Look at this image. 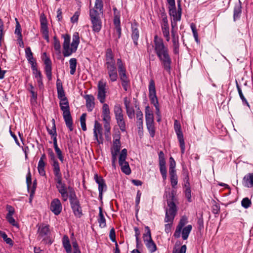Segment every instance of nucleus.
Returning a JSON list of instances; mask_svg holds the SVG:
<instances>
[{
  "instance_id": "f257e3e1",
  "label": "nucleus",
  "mask_w": 253,
  "mask_h": 253,
  "mask_svg": "<svg viewBox=\"0 0 253 253\" xmlns=\"http://www.w3.org/2000/svg\"><path fill=\"white\" fill-rule=\"evenodd\" d=\"M153 47L162 66L167 72L169 73L172 61L169 54V49L164 44L163 39L158 37L157 35L154 36Z\"/></svg>"
},
{
  "instance_id": "f03ea898",
  "label": "nucleus",
  "mask_w": 253,
  "mask_h": 253,
  "mask_svg": "<svg viewBox=\"0 0 253 253\" xmlns=\"http://www.w3.org/2000/svg\"><path fill=\"white\" fill-rule=\"evenodd\" d=\"M62 37L64 39L63 54L65 57H68L71 55L73 53L75 52L77 50L80 43L79 34L78 32L74 33L71 46H70V36L66 34L63 35Z\"/></svg>"
},
{
  "instance_id": "7ed1b4c3",
  "label": "nucleus",
  "mask_w": 253,
  "mask_h": 253,
  "mask_svg": "<svg viewBox=\"0 0 253 253\" xmlns=\"http://www.w3.org/2000/svg\"><path fill=\"white\" fill-rule=\"evenodd\" d=\"M105 66L107 70L110 81L114 82L117 80L118 73L116 67V61L111 49H107L105 55Z\"/></svg>"
},
{
  "instance_id": "20e7f679",
  "label": "nucleus",
  "mask_w": 253,
  "mask_h": 253,
  "mask_svg": "<svg viewBox=\"0 0 253 253\" xmlns=\"http://www.w3.org/2000/svg\"><path fill=\"white\" fill-rule=\"evenodd\" d=\"M171 197V200H168V206L169 208L166 211V216L165 218V222H169V223L165 225V231L169 233L171 231L172 223L175 216L177 209L175 203H174V194L172 192L170 194Z\"/></svg>"
},
{
  "instance_id": "39448f33",
  "label": "nucleus",
  "mask_w": 253,
  "mask_h": 253,
  "mask_svg": "<svg viewBox=\"0 0 253 253\" xmlns=\"http://www.w3.org/2000/svg\"><path fill=\"white\" fill-rule=\"evenodd\" d=\"M117 64L122 85L125 90L127 91L128 87L129 85V80L126 75V71L125 66L120 58L117 59Z\"/></svg>"
},
{
  "instance_id": "423d86ee",
  "label": "nucleus",
  "mask_w": 253,
  "mask_h": 253,
  "mask_svg": "<svg viewBox=\"0 0 253 253\" xmlns=\"http://www.w3.org/2000/svg\"><path fill=\"white\" fill-rule=\"evenodd\" d=\"M37 226L38 227V239L46 242L49 239L51 234L49 225L41 223L37 225Z\"/></svg>"
},
{
  "instance_id": "0eeeda50",
  "label": "nucleus",
  "mask_w": 253,
  "mask_h": 253,
  "mask_svg": "<svg viewBox=\"0 0 253 253\" xmlns=\"http://www.w3.org/2000/svg\"><path fill=\"white\" fill-rule=\"evenodd\" d=\"M127 157V150L123 149L119 157V164L122 171L125 174L128 175L131 173V170L128 162L126 161Z\"/></svg>"
},
{
  "instance_id": "6e6552de",
  "label": "nucleus",
  "mask_w": 253,
  "mask_h": 253,
  "mask_svg": "<svg viewBox=\"0 0 253 253\" xmlns=\"http://www.w3.org/2000/svg\"><path fill=\"white\" fill-rule=\"evenodd\" d=\"M145 229L147 232L143 236L144 242L149 251L150 253H154L157 250L156 245L152 239L149 227L146 226Z\"/></svg>"
},
{
  "instance_id": "1a4fd4ad",
  "label": "nucleus",
  "mask_w": 253,
  "mask_h": 253,
  "mask_svg": "<svg viewBox=\"0 0 253 253\" xmlns=\"http://www.w3.org/2000/svg\"><path fill=\"white\" fill-rule=\"evenodd\" d=\"M69 199L71 207L75 215L77 217H80L82 215V209L80 206L79 202L76 198L75 193H71Z\"/></svg>"
},
{
  "instance_id": "9d476101",
  "label": "nucleus",
  "mask_w": 253,
  "mask_h": 253,
  "mask_svg": "<svg viewBox=\"0 0 253 253\" xmlns=\"http://www.w3.org/2000/svg\"><path fill=\"white\" fill-rule=\"evenodd\" d=\"M102 0H95L94 7L89 10L90 20L100 19L99 11L103 9Z\"/></svg>"
},
{
  "instance_id": "9b49d317",
  "label": "nucleus",
  "mask_w": 253,
  "mask_h": 253,
  "mask_svg": "<svg viewBox=\"0 0 253 253\" xmlns=\"http://www.w3.org/2000/svg\"><path fill=\"white\" fill-rule=\"evenodd\" d=\"M148 88L149 97L151 102L154 105L156 109H158V107H159L158 100L156 96L155 82L153 79L150 80L149 81Z\"/></svg>"
},
{
  "instance_id": "f8f14e48",
  "label": "nucleus",
  "mask_w": 253,
  "mask_h": 253,
  "mask_svg": "<svg viewBox=\"0 0 253 253\" xmlns=\"http://www.w3.org/2000/svg\"><path fill=\"white\" fill-rule=\"evenodd\" d=\"M106 83L102 80L99 81L98 83L97 88V99L100 103H103L105 101L106 97Z\"/></svg>"
},
{
  "instance_id": "ddd939ff",
  "label": "nucleus",
  "mask_w": 253,
  "mask_h": 253,
  "mask_svg": "<svg viewBox=\"0 0 253 253\" xmlns=\"http://www.w3.org/2000/svg\"><path fill=\"white\" fill-rule=\"evenodd\" d=\"M174 129L177 136L178 141L179 142L181 153L183 154L185 152V142L183 138V133L181 130L180 125L178 123V121L177 120H175L174 121Z\"/></svg>"
},
{
  "instance_id": "4468645a",
  "label": "nucleus",
  "mask_w": 253,
  "mask_h": 253,
  "mask_svg": "<svg viewBox=\"0 0 253 253\" xmlns=\"http://www.w3.org/2000/svg\"><path fill=\"white\" fill-rule=\"evenodd\" d=\"M93 134L98 144H103V138L102 132V126L97 121H95L94 123Z\"/></svg>"
},
{
  "instance_id": "2eb2a0df",
  "label": "nucleus",
  "mask_w": 253,
  "mask_h": 253,
  "mask_svg": "<svg viewBox=\"0 0 253 253\" xmlns=\"http://www.w3.org/2000/svg\"><path fill=\"white\" fill-rule=\"evenodd\" d=\"M62 209V207L61 203L58 199H54L51 201L50 209L55 215H59L61 212Z\"/></svg>"
},
{
  "instance_id": "dca6fc26",
  "label": "nucleus",
  "mask_w": 253,
  "mask_h": 253,
  "mask_svg": "<svg viewBox=\"0 0 253 253\" xmlns=\"http://www.w3.org/2000/svg\"><path fill=\"white\" fill-rule=\"evenodd\" d=\"M43 60L44 61V64H45V72L49 80H50L51 79L52 75L51 61L49 58L47 56L45 52L43 53Z\"/></svg>"
},
{
  "instance_id": "f3484780",
  "label": "nucleus",
  "mask_w": 253,
  "mask_h": 253,
  "mask_svg": "<svg viewBox=\"0 0 253 253\" xmlns=\"http://www.w3.org/2000/svg\"><path fill=\"white\" fill-rule=\"evenodd\" d=\"M187 222V218L186 216H182L173 234V236L175 238H178L180 237L181 230L186 224Z\"/></svg>"
},
{
  "instance_id": "a211bd4d",
  "label": "nucleus",
  "mask_w": 253,
  "mask_h": 253,
  "mask_svg": "<svg viewBox=\"0 0 253 253\" xmlns=\"http://www.w3.org/2000/svg\"><path fill=\"white\" fill-rule=\"evenodd\" d=\"M131 38L133 41L135 45L138 44V40L139 37V32L138 30V25L136 22L131 24Z\"/></svg>"
},
{
  "instance_id": "6ab92c4d",
  "label": "nucleus",
  "mask_w": 253,
  "mask_h": 253,
  "mask_svg": "<svg viewBox=\"0 0 253 253\" xmlns=\"http://www.w3.org/2000/svg\"><path fill=\"white\" fill-rule=\"evenodd\" d=\"M94 178L96 182L98 184V191L100 197H102L103 192L106 189V185L104 180L100 177H98L97 175H95Z\"/></svg>"
},
{
  "instance_id": "aec40b11",
  "label": "nucleus",
  "mask_w": 253,
  "mask_h": 253,
  "mask_svg": "<svg viewBox=\"0 0 253 253\" xmlns=\"http://www.w3.org/2000/svg\"><path fill=\"white\" fill-rule=\"evenodd\" d=\"M86 101V106L89 112L92 111L95 106V98L92 95L87 94L84 96Z\"/></svg>"
},
{
  "instance_id": "412c9836",
  "label": "nucleus",
  "mask_w": 253,
  "mask_h": 253,
  "mask_svg": "<svg viewBox=\"0 0 253 253\" xmlns=\"http://www.w3.org/2000/svg\"><path fill=\"white\" fill-rule=\"evenodd\" d=\"M243 184L248 188L253 187V173H249L244 177Z\"/></svg>"
},
{
  "instance_id": "4be33fe9",
  "label": "nucleus",
  "mask_w": 253,
  "mask_h": 253,
  "mask_svg": "<svg viewBox=\"0 0 253 253\" xmlns=\"http://www.w3.org/2000/svg\"><path fill=\"white\" fill-rule=\"evenodd\" d=\"M169 13L170 16L173 17V20L176 22L180 21L181 13L179 10H176V7H169Z\"/></svg>"
},
{
  "instance_id": "5701e85b",
  "label": "nucleus",
  "mask_w": 253,
  "mask_h": 253,
  "mask_svg": "<svg viewBox=\"0 0 253 253\" xmlns=\"http://www.w3.org/2000/svg\"><path fill=\"white\" fill-rule=\"evenodd\" d=\"M146 124H153L154 121V115L152 111L149 106H147L145 109Z\"/></svg>"
},
{
  "instance_id": "b1692460",
  "label": "nucleus",
  "mask_w": 253,
  "mask_h": 253,
  "mask_svg": "<svg viewBox=\"0 0 253 253\" xmlns=\"http://www.w3.org/2000/svg\"><path fill=\"white\" fill-rule=\"evenodd\" d=\"M121 149V143L119 139H115L113 141V146L111 149V155H118Z\"/></svg>"
},
{
  "instance_id": "393cba45",
  "label": "nucleus",
  "mask_w": 253,
  "mask_h": 253,
  "mask_svg": "<svg viewBox=\"0 0 253 253\" xmlns=\"http://www.w3.org/2000/svg\"><path fill=\"white\" fill-rule=\"evenodd\" d=\"M102 117L103 121L111 120L110 109L106 103H104L102 106Z\"/></svg>"
},
{
  "instance_id": "a878e982",
  "label": "nucleus",
  "mask_w": 253,
  "mask_h": 253,
  "mask_svg": "<svg viewBox=\"0 0 253 253\" xmlns=\"http://www.w3.org/2000/svg\"><path fill=\"white\" fill-rule=\"evenodd\" d=\"M56 88L58 98H63L65 97V92L63 88L62 83L59 79L56 81Z\"/></svg>"
},
{
  "instance_id": "bb28decb",
  "label": "nucleus",
  "mask_w": 253,
  "mask_h": 253,
  "mask_svg": "<svg viewBox=\"0 0 253 253\" xmlns=\"http://www.w3.org/2000/svg\"><path fill=\"white\" fill-rule=\"evenodd\" d=\"M90 21L92 24V30L94 32H99L102 27L101 19L97 18V19L90 20Z\"/></svg>"
},
{
  "instance_id": "cd10ccee",
  "label": "nucleus",
  "mask_w": 253,
  "mask_h": 253,
  "mask_svg": "<svg viewBox=\"0 0 253 253\" xmlns=\"http://www.w3.org/2000/svg\"><path fill=\"white\" fill-rule=\"evenodd\" d=\"M241 8L242 7L240 1L235 4L234 8L233 14V19L234 21H236L237 19L240 18L241 14Z\"/></svg>"
},
{
  "instance_id": "c85d7f7f",
  "label": "nucleus",
  "mask_w": 253,
  "mask_h": 253,
  "mask_svg": "<svg viewBox=\"0 0 253 253\" xmlns=\"http://www.w3.org/2000/svg\"><path fill=\"white\" fill-rule=\"evenodd\" d=\"M192 229V226L191 225H188L182 228L181 231V234L183 240H185L188 239Z\"/></svg>"
},
{
  "instance_id": "c756f323",
  "label": "nucleus",
  "mask_w": 253,
  "mask_h": 253,
  "mask_svg": "<svg viewBox=\"0 0 253 253\" xmlns=\"http://www.w3.org/2000/svg\"><path fill=\"white\" fill-rule=\"evenodd\" d=\"M115 119L121 130L125 131L126 130V126L124 116L115 117Z\"/></svg>"
},
{
  "instance_id": "7c9ffc66",
  "label": "nucleus",
  "mask_w": 253,
  "mask_h": 253,
  "mask_svg": "<svg viewBox=\"0 0 253 253\" xmlns=\"http://www.w3.org/2000/svg\"><path fill=\"white\" fill-rule=\"evenodd\" d=\"M51 165L53 168V171L55 176L62 175L59 164L57 161L51 163Z\"/></svg>"
},
{
  "instance_id": "2f4dec72",
  "label": "nucleus",
  "mask_w": 253,
  "mask_h": 253,
  "mask_svg": "<svg viewBox=\"0 0 253 253\" xmlns=\"http://www.w3.org/2000/svg\"><path fill=\"white\" fill-rule=\"evenodd\" d=\"M63 246L67 253H71V246L70 243L69 238L67 236L65 235L63 238Z\"/></svg>"
},
{
  "instance_id": "473e14b6",
  "label": "nucleus",
  "mask_w": 253,
  "mask_h": 253,
  "mask_svg": "<svg viewBox=\"0 0 253 253\" xmlns=\"http://www.w3.org/2000/svg\"><path fill=\"white\" fill-rule=\"evenodd\" d=\"M99 212L98 218V222L99 224V226L101 228H104L106 226V220L102 212V209L101 207H99Z\"/></svg>"
},
{
  "instance_id": "72a5a7b5",
  "label": "nucleus",
  "mask_w": 253,
  "mask_h": 253,
  "mask_svg": "<svg viewBox=\"0 0 253 253\" xmlns=\"http://www.w3.org/2000/svg\"><path fill=\"white\" fill-rule=\"evenodd\" d=\"M63 118L65 122L66 126L69 128L70 131H72L73 128V121L71 117V114L63 115Z\"/></svg>"
},
{
  "instance_id": "f704fd0d",
  "label": "nucleus",
  "mask_w": 253,
  "mask_h": 253,
  "mask_svg": "<svg viewBox=\"0 0 253 253\" xmlns=\"http://www.w3.org/2000/svg\"><path fill=\"white\" fill-rule=\"evenodd\" d=\"M77 59L75 58H71L69 60V65H70V73L71 75H74L77 67Z\"/></svg>"
},
{
  "instance_id": "c9c22d12",
  "label": "nucleus",
  "mask_w": 253,
  "mask_h": 253,
  "mask_svg": "<svg viewBox=\"0 0 253 253\" xmlns=\"http://www.w3.org/2000/svg\"><path fill=\"white\" fill-rule=\"evenodd\" d=\"M53 46L58 54L61 53V45L59 41L56 36L53 38Z\"/></svg>"
},
{
  "instance_id": "e433bc0d",
  "label": "nucleus",
  "mask_w": 253,
  "mask_h": 253,
  "mask_svg": "<svg viewBox=\"0 0 253 253\" xmlns=\"http://www.w3.org/2000/svg\"><path fill=\"white\" fill-rule=\"evenodd\" d=\"M236 86L237 88V90H238L239 96H240L243 103L244 104H246L248 107H250V105H249V103L248 102L247 99L244 97V96L242 93V90H241L240 87L239 86L238 83L237 81L236 82Z\"/></svg>"
},
{
  "instance_id": "4c0bfd02",
  "label": "nucleus",
  "mask_w": 253,
  "mask_h": 253,
  "mask_svg": "<svg viewBox=\"0 0 253 253\" xmlns=\"http://www.w3.org/2000/svg\"><path fill=\"white\" fill-rule=\"evenodd\" d=\"M114 113L115 117L124 116L122 109L120 104H116L114 106Z\"/></svg>"
},
{
  "instance_id": "58836bf2",
  "label": "nucleus",
  "mask_w": 253,
  "mask_h": 253,
  "mask_svg": "<svg viewBox=\"0 0 253 253\" xmlns=\"http://www.w3.org/2000/svg\"><path fill=\"white\" fill-rule=\"evenodd\" d=\"M58 190L60 193L63 200L64 201H66L68 198V194L67 191L66 187L58 189Z\"/></svg>"
},
{
  "instance_id": "ea45409f",
  "label": "nucleus",
  "mask_w": 253,
  "mask_h": 253,
  "mask_svg": "<svg viewBox=\"0 0 253 253\" xmlns=\"http://www.w3.org/2000/svg\"><path fill=\"white\" fill-rule=\"evenodd\" d=\"M41 32L43 35V38L46 40L47 42H49V35H48V30L47 25V26H41Z\"/></svg>"
},
{
  "instance_id": "a19ab883",
  "label": "nucleus",
  "mask_w": 253,
  "mask_h": 253,
  "mask_svg": "<svg viewBox=\"0 0 253 253\" xmlns=\"http://www.w3.org/2000/svg\"><path fill=\"white\" fill-rule=\"evenodd\" d=\"M54 180L57 183L56 188L57 189L66 187L65 184L62 182V175L55 176Z\"/></svg>"
},
{
  "instance_id": "79ce46f5",
  "label": "nucleus",
  "mask_w": 253,
  "mask_h": 253,
  "mask_svg": "<svg viewBox=\"0 0 253 253\" xmlns=\"http://www.w3.org/2000/svg\"><path fill=\"white\" fill-rule=\"evenodd\" d=\"M146 126L150 136L152 137H154L155 135V127L154 123L146 124Z\"/></svg>"
},
{
  "instance_id": "37998d69",
  "label": "nucleus",
  "mask_w": 253,
  "mask_h": 253,
  "mask_svg": "<svg viewBox=\"0 0 253 253\" xmlns=\"http://www.w3.org/2000/svg\"><path fill=\"white\" fill-rule=\"evenodd\" d=\"M190 27H191V29L192 30V33H193V36H194V37L195 38V40L196 42H199L198 34V32H197V30L195 24L193 23H191L190 24Z\"/></svg>"
},
{
  "instance_id": "c03bdc74",
  "label": "nucleus",
  "mask_w": 253,
  "mask_h": 253,
  "mask_svg": "<svg viewBox=\"0 0 253 253\" xmlns=\"http://www.w3.org/2000/svg\"><path fill=\"white\" fill-rule=\"evenodd\" d=\"M25 54L26 58L28 61L32 60L34 59L33 53L31 51V48L30 47H27L25 49Z\"/></svg>"
},
{
  "instance_id": "a18cd8bd",
  "label": "nucleus",
  "mask_w": 253,
  "mask_h": 253,
  "mask_svg": "<svg viewBox=\"0 0 253 253\" xmlns=\"http://www.w3.org/2000/svg\"><path fill=\"white\" fill-rule=\"evenodd\" d=\"M52 128L51 129L47 128V131L49 134L51 135L52 136L54 135H57L56 126L55 124V121L54 119H52Z\"/></svg>"
},
{
  "instance_id": "49530a36",
  "label": "nucleus",
  "mask_w": 253,
  "mask_h": 253,
  "mask_svg": "<svg viewBox=\"0 0 253 253\" xmlns=\"http://www.w3.org/2000/svg\"><path fill=\"white\" fill-rule=\"evenodd\" d=\"M251 204V201L248 198H244L241 202L242 207L245 209H247L250 207Z\"/></svg>"
},
{
  "instance_id": "de8ad7c7",
  "label": "nucleus",
  "mask_w": 253,
  "mask_h": 253,
  "mask_svg": "<svg viewBox=\"0 0 253 253\" xmlns=\"http://www.w3.org/2000/svg\"><path fill=\"white\" fill-rule=\"evenodd\" d=\"M85 114H83L80 118L81 127L84 131H85L86 130V127L85 125Z\"/></svg>"
},
{
  "instance_id": "09e8293b",
  "label": "nucleus",
  "mask_w": 253,
  "mask_h": 253,
  "mask_svg": "<svg viewBox=\"0 0 253 253\" xmlns=\"http://www.w3.org/2000/svg\"><path fill=\"white\" fill-rule=\"evenodd\" d=\"M134 230L135 231V236L136 238V246L137 248H138L139 245V243H140L139 236L140 235V232L138 228L137 227H134Z\"/></svg>"
},
{
  "instance_id": "8fccbe9b",
  "label": "nucleus",
  "mask_w": 253,
  "mask_h": 253,
  "mask_svg": "<svg viewBox=\"0 0 253 253\" xmlns=\"http://www.w3.org/2000/svg\"><path fill=\"white\" fill-rule=\"evenodd\" d=\"M54 148L55 152L57 154V156L58 157V158L59 159V160L61 162H63V160H64V157L62 155V151H61L60 148L58 147V146H56Z\"/></svg>"
},
{
  "instance_id": "3c124183",
  "label": "nucleus",
  "mask_w": 253,
  "mask_h": 253,
  "mask_svg": "<svg viewBox=\"0 0 253 253\" xmlns=\"http://www.w3.org/2000/svg\"><path fill=\"white\" fill-rule=\"evenodd\" d=\"M170 160H172L173 162V165H169V174L170 176H172V175H176L175 170H174V168L175 167V162L174 160V159L172 158H170Z\"/></svg>"
},
{
  "instance_id": "603ef678",
  "label": "nucleus",
  "mask_w": 253,
  "mask_h": 253,
  "mask_svg": "<svg viewBox=\"0 0 253 253\" xmlns=\"http://www.w3.org/2000/svg\"><path fill=\"white\" fill-rule=\"evenodd\" d=\"M0 235L7 244L12 245V240L10 238H8L7 235L4 232H0Z\"/></svg>"
},
{
  "instance_id": "864d4df0",
  "label": "nucleus",
  "mask_w": 253,
  "mask_h": 253,
  "mask_svg": "<svg viewBox=\"0 0 253 253\" xmlns=\"http://www.w3.org/2000/svg\"><path fill=\"white\" fill-rule=\"evenodd\" d=\"M159 165H166L164 154L162 151H160L159 153Z\"/></svg>"
},
{
  "instance_id": "5fc2aeb1",
  "label": "nucleus",
  "mask_w": 253,
  "mask_h": 253,
  "mask_svg": "<svg viewBox=\"0 0 253 253\" xmlns=\"http://www.w3.org/2000/svg\"><path fill=\"white\" fill-rule=\"evenodd\" d=\"M15 20L16 21V25L15 30V34L17 35L18 36V37H22L20 25L19 24L16 18L15 19Z\"/></svg>"
},
{
  "instance_id": "6e6d98bb",
  "label": "nucleus",
  "mask_w": 253,
  "mask_h": 253,
  "mask_svg": "<svg viewBox=\"0 0 253 253\" xmlns=\"http://www.w3.org/2000/svg\"><path fill=\"white\" fill-rule=\"evenodd\" d=\"M126 114L129 119H132L134 117V110L133 107L126 109Z\"/></svg>"
},
{
  "instance_id": "4d7b16f0",
  "label": "nucleus",
  "mask_w": 253,
  "mask_h": 253,
  "mask_svg": "<svg viewBox=\"0 0 253 253\" xmlns=\"http://www.w3.org/2000/svg\"><path fill=\"white\" fill-rule=\"evenodd\" d=\"M191 191L190 187L187 186V187L186 188V189H185V197H186V198L187 199V200L189 202H191Z\"/></svg>"
},
{
  "instance_id": "13d9d810",
  "label": "nucleus",
  "mask_w": 253,
  "mask_h": 253,
  "mask_svg": "<svg viewBox=\"0 0 253 253\" xmlns=\"http://www.w3.org/2000/svg\"><path fill=\"white\" fill-rule=\"evenodd\" d=\"M61 110L63 111V116L67 114H70V108L69 106H60Z\"/></svg>"
},
{
  "instance_id": "bf43d9fd",
  "label": "nucleus",
  "mask_w": 253,
  "mask_h": 253,
  "mask_svg": "<svg viewBox=\"0 0 253 253\" xmlns=\"http://www.w3.org/2000/svg\"><path fill=\"white\" fill-rule=\"evenodd\" d=\"M33 73L35 75V77L37 78L38 83H41L42 74L41 72L37 69L35 71H33Z\"/></svg>"
},
{
  "instance_id": "052dcab7",
  "label": "nucleus",
  "mask_w": 253,
  "mask_h": 253,
  "mask_svg": "<svg viewBox=\"0 0 253 253\" xmlns=\"http://www.w3.org/2000/svg\"><path fill=\"white\" fill-rule=\"evenodd\" d=\"M6 218L8 222L12 225L14 226H17V224L12 216L6 215Z\"/></svg>"
},
{
  "instance_id": "680f3d73",
  "label": "nucleus",
  "mask_w": 253,
  "mask_h": 253,
  "mask_svg": "<svg viewBox=\"0 0 253 253\" xmlns=\"http://www.w3.org/2000/svg\"><path fill=\"white\" fill-rule=\"evenodd\" d=\"M103 122L105 131H107V132H110L111 129V127L110 126V120L103 121Z\"/></svg>"
},
{
  "instance_id": "e2e57ef3",
  "label": "nucleus",
  "mask_w": 253,
  "mask_h": 253,
  "mask_svg": "<svg viewBox=\"0 0 253 253\" xmlns=\"http://www.w3.org/2000/svg\"><path fill=\"white\" fill-rule=\"evenodd\" d=\"M187 247L185 245H182L179 249L173 251L172 253H185Z\"/></svg>"
},
{
  "instance_id": "0e129e2a",
  "label": "nucleus",
  "mask_w": 253,
  "mask_h": 253,
  "mask_svg": "<svg viewBox=\"0 0 253 253\" xmlns=\"http://www.w3.org/2000/svg\"><path fill=\"white\" fill-rule=\"evenodd\" d=\"M170 182L172 187H174L177 184V175L170 176Z\"/></svg>"
},
{
  "instance_id": "69168bd1",
  "label": "nucleus",
  "mask_w": 253,
  "mask_h": 253,
  "mask_svg": "<svg viewBox=\"0 0 253 253\" xmlns=\"http://www.w3.org/2000/svg\"><path fill=\"white\" fill-rule=\"evenodd\" d=\"M109 237L111 240L113 242H116L115 231L114 228H112L110 231Z\"/></svg>"
},
{
  "instance_id": "338daca9",
  "label": "nucleus",
  "mask_w": 253,
  "mask_h": 253,
  "mask_svg": "<svg viewBox=\"0 0 253 253\" xmlns=\"http://www.w3.org/2000/svg\"><path fill=\"white\" fill-rule=\"evenodd\" d=\"M6 209L8 211L6 215L12 216L15 212L14 209L12 206L8 205L6 207Z\"/></svg>"
},
{
  "instance_id": "774afa93",
  "label": "nucleus",
  "mask_w": 253,
  "mask_h": 253,
  "mask_svg": "<svg viewBox=\"0 0 253 253\" xmlns=\"http://www.w3.org/2000/svg\"><path fill=\"white\" fill-rule=\"evenodd\" d=\"M48 155L50 158V160L51 161V163L57 161L56 159V157L55 156V155L53 151L51 150H49L48 151Z\"/></svg>"
}]
</instances>
